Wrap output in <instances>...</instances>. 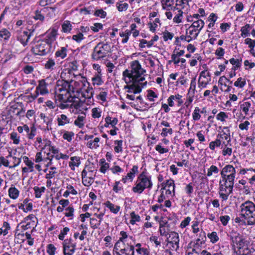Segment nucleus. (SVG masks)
Segmentation results:
<instances>
[{"instance_id":"6ab92c4d","label":"nucleus","mask_w":255,"mask_h":255,"mask_svg":"<svg viewBox=\"0 0 255 255\" xmlns=\"http://www.w3.org/2000/svg\"><path fill=\"white\" fill-rule=\"evenodd\" d=\"M82 182L85 186H91L94 182V177L93 176L92 171H87L84 169L82 172Z\"/></svg>"},{"instance_id":"4c0bfd02","label":"nucleus","mask_w":255,"mask_h":255,"mask_svg":"<svg viewBox=\"0 0 255 255\" xmlns=\"http://www.w3.org/2000/svg\"><path fill=\"white\" fill-rule=\"evenodd\" d=\"M173 11L174 14H175L173 18V21L176 23H179L182 21L183 16V11L182 10L173 9Z\"/></svg>"},{"instance_id":"a211bd4d","label":"nucleus","mask_w":255,"mask_h":255,"mask_svg":"<svg viewBox=\"0 0 255 255\" xmlns=\"http://www.w3.org/2000/svg\"><path fill=\"white\" fill-rule=\"evenodd\" d=\"M168 243L171 245L173 250L177 251L179 248V237L177 233L171 232L167 238Z\"/></svg>"},{"instance_id":"7ed1b4c3","label":"nucleus","mask_w":255,"mask_h":255,"mask_svg":"<svg viewBox=\"0 0 255 255\" xmlns=\"http://www.w3.org/2000/svg\"><path fill=\"white\" fill-rule=\"evenodd\" d=\"M152 186L151 176L143 171L138 175L131 190L135 194H141L145 189L150 190Z\"/></svg>"},{"instance_id":"13d9d810","label":"nucleus","mask_w":255,"mask_h":255,"mask_svg":"<svg viewBox=\"0 0 255 255\" xmlns=\"http://www.w3.org/2000/svg\"><path fill=\"white\" fill-rule=\"evenodd\" d=\"M10 139L14 144H18L20 143V136L15 131H12L10 133Z\"/></svg>"},{"instance_id":"9d476101","label":"nucleus","mask_w":255,"mask_h":255,"mask_svg":"<svg viewBox=\"0 0 255 255\" xmlns=\"http://www.w3.org/2000/svg\"><path fill=\"white\" fill-rule=\"evenodd\" d=\"M221 130L217 135V139L221 141L222 145H228L231 141V130L229 127H219Z\"/></svg>"},{"instance_id":"f257e3e1","label":"nucleus","mask_w":255,"mask_h":255,"mask_svg":"<svg viewBox=\"0 0 255 255\" xmlns=\"http://www.w3.org/2000/svg\"><path fill=\"white\" fill-rule=\"evenodd\" d=\"M145 76V70L141 67L137 60L132 61L130 64V68L123 71V79L127 84L124 86V89L126 90L127 99L134 100L135 95L140 93L142 89L146 86Z\"/></svg>"},{"instance_id":"0e129e2a","label":"nucleus","mask_w":255,"mask_h":255,"mask_svg":"<svg viewBox=\"0 0 255 255\" xmlns=\"http://www.w3.org/2000/svg\"><path fill=\"white\" fill-rule=\"evenodd\" d=\"M230 63L233 65V67L232 68V70L236 71L238 68L241 67V61L239 59H235L232 58L229 60Z\"/></svg>"},{"instance_id":"c756f323","label":"nucleus","mask_w":255,"mask_h":255,"mask_svg":"<svg viewBox=\"0 0 255 255\" xmlns=\"http://www.w3.org/2000/svg\"><path fill=\"white\" fill-rule=\"evenodd\" d=\"M186 33L187 35V37L188 36V38H189V39L191 41L193 39H195L200 32L198 30L197 31L190 26L188 28L186 29Z\"/></svg>"},{"instance_id":"37998d69","label":"nucleus","mask_w":255,"mask_h":255,"mask_svg":"<svg viewBox=\"0 0 255 255\" xmlns=\"http://www.w3.org/2000/svg\"><path fill=\"white\" fill-rule=\"evenodd\" d=\"M11 34L10 32L5 28L0 30V41H6L9 39Z\"/></svg>"},{"instance_id":"4468645a","label":"nucleus","mask_w":255,"mask_h":255,"mask_svg":"<svg viewBox=\"0 0 255 255\" xmlns=\"http://www.w3.org/2000/svg\"><path fill=\"white\" fill-rule=\"evenodd\" d=\"M62 245L64 255H73L76 250V244L75 243H73L71 238L64 240Z\"/></svg>"},{"instance_id":"f8f14e48","label":"nucleus","mask_w":255,"mask_h":255,"mask_svg":"<svg viewBox=\"0 0 255 255\" xmlns=\"http://www.w3.org/2000/svg\"><path fill=\"white\" fill-rule=\"evenodd\" d=\"M71 102H73V103L71 104V106L73 109V112L74 114L80 115L82 114H86V111L88 110V108L85 103H84V102L83 101V100L78 99V101H75L73 99Z\"/></svg>"},{"instance_id":"09e8293b","label":"nucleus","mask_w":255,"mask_h":255,"mask_svg":"<svg viewBox=\"0 0 255 255\" xmlns=\"http://www.w3.org/2000/svg\"><path fill=\"white\" fill-rule=\"evenodd\" d=\"M176 0H166L165 2H162V6L164 9L169 10V8L171 9H174L173 4H176Z\"/></svg>"},{"instance_id":"b1692460","label":"nucleus","mask_w":255,"mask_h":255,"mask_svg":"<svg viewBox=\"0 0 255 255\" xmlns=\"http://www.w3.org/2000/svg\"><path fill=\"white\" fill-rule=\"evenodd\" d=\"M165 190V194L170 195L172 197L175 196V184L174 181L172 179L167 180L165 183V187L164 188Z\"/></svg>"},{"instance_id":"c03bdc74","label":"nucleus","mask_w":255,"mask_h":255,"mask_svg":"<svg viewBox=\"0 0 255 255\" xmlns=\"http://www.w3.org/2000/svg\"><path fill=\"white\" fill-rule=\"evenodd\" d=\"M19 191L15 187H10L8 189V195L12 199H16L18 198Z\"/></svg>"},{"instance_id":"4be33fe9","label":"nucleus","mask_w":255,"mask_h":255,"mask_svg":"<svg viewBox=\"0 0 255 255\" xmlns=\"http://www.w3.org/2000/svg\"><path fill=\"white\" fill-rule=\"evenodd\" d=\"M44 144L45 146L42 149H41V151H43L46 155L51 153H58V148L52 143L51 140L46 141Z\"/></svg>"},{"instance_id":"473e14b6","label":"nucleus","mask_w":255,"mask_h":255,"mask_svg":"<svg viewBox=\"0 0 255 255\" xmlns=\"http://www.w3.org/2000/svg\"><path fill=\"white\" fill-rule=\"evenodd\" d=\"M100 72H97L92 78V84L94 86H100L103 84L104 81L102 79Z\"/></svg>"},{"instance_id":"39448f33","label":"nucleus","mask_w":255,"mask_h":255,"mask_svg":"<svg viewBox=\"0 0 255 255\" xmlns=\"http://www.w3.org/2000/svg\"><path fill=\"white\" fill-rule=\"evenodd\" d=\"M230 239L233 244L236 246V253L238 255H248L251 253L247 242L239 234L235 233Z\"/></svg>"},{"instance_id":"3c124183","label":"nucleus","mask_w":255,"mask_h":255,"mask_svg":"<svg viewBox=\"0 0 255 255\" xmlns=\"http://www.w3.org/2000/svg\"><path fill=\"white\" fill-rule=\"evenodd\" d=\"M138 172V166L136 165H133L129 172L127 174L128 177L130 178V181L131 182L135 176V174Z\"/></svg>"},{"instance_id":"c9c22d12","label":"nucleus","mask_w":255,"mask_h":255,"mask_svg":"<svg viewBox=\"0 0 255 255\" xmlns=\"http://www.w3.org/2000/svg\"><path fill=\"white\" fill-rule=\"evenodd\" d=\"M219 172L220 170L218 167H217L216 165H212L207 169L206 175L208 177H211L213 175H215V177H217L219 174Z\"/></svg>"},{"instance_id":"423d86ee","label":"nucleus","mask_w":255,"mask_h":255,"mask_svg":"<svg viewBox=\"0 0 255 255\" xmlns=\"http://www.w3.org/2000/svg\"><path fill=\"white\" fill-rule=\"evenodd\" d=\"M235 180L221 178L219 181V194L223 200H228L229 196L233 193Z\"/></svg>"},{"instance_id":"dca6fc26","label":"nucleus","mask_w":255,"mask_h":255,"mask_svg":"<svg viewBox=\"0 0 255 255\" xmlns=\"http://www.w3.org/2000/svg\"><path fill=\"white\" fill-rule=\"evenodd\" d=\"M47 84L44 80H41L39 81L38 85L36 88L35 93L31 95V97L33 99H36L38 96L40 95H45L48 93V90L47 89Z\"/></svg>"},{"instance_id":"bb28decb","label":"nucleus","mask_w":255,"mask_h":255,"mask_svg":"<svg viewBox=\"0 0 255 255\" xmlns=\"http://www.w3.org/2000/svg\"><path fill=\"white\" fill-rule=\"evenodd\" d=\"M39 117L40 119L43 121V123L46 125V129L48 130L51 129L52 118L51 116H47L43 113H41Z\"/></svg>"},{"instance_id":"aec40b11","label":"nucleus","mask_w":255,"mask_h":255,"mask_svg":"<svg viewBox=\"0 0 255 255\" xmlns=\"http://www.w3.org/2000/svg\"><path fill=\"white\" fill-rule=\"evenodd\" d=\"M57 36V29L55 28L49 29L46 33V36L43 39L50 46L56 40Z\"/></svg>"},{"instance_id":"bf43d9fd","label":"nucleus","mask_w":255,"mask_h":255,"mask_svg":"<svg viewBox=\"0 0 255 255\" xmlns=\"http://www.w3.org/2000/svg\"><path fill=\"white\" fill-rule=\"evenodd\" d=\"M207 237L212 244L216 243L219 240V237L216 232H212L211 233H208Z\"/></svg>"},{"instance_id":"f3484780","label":"nucleus","mask_w":255,"mask_h":255,"mask_svg":"<svg viewBox=\"0 0 255 255\" xmlns=\"http://www.w3.org/2000/svg\"><path fill=\"white\" fill-rule=\"evenodd\" d=\"M33 31V30L30 31V30L18 31L17 35V40L19 41L23 46H26L27 44Z\"/></svg>"},{"instance_id":"2eb2a0df","label":"nucleus","mask_w":255,"mask_h":255,"mask_svg":"<svg viewBox=\"0 0 255 255\" xmlns=\"http://www.w3.org/2000/svg\"><path fill=\"white\" fill-rule=\"evenodd\" d=\"M75 31L76 34L72 36V39L77 43H80L84 39V34L90 31V27L82 25L76 29Z\"/></svg>"},{"instance_id":"a18cd8bd","label":"nucleus","mask_w":255,"mask_h":255,"mask_svg":"<svg viewBox=\"0 0 255 255\" xmlns=\"http://www.w3.org/2000/svg\"><path fill=\"white\" fill-rule=\"evenodd\" d=\"M250 30H251V25L249 24H247L244 26H243L241 29V36L245 38V37L250 36Z\"/></svg>"},{"instance_id":"9b49d317","label":"nucleus","mask_w":255,"mask_h":255,"mask_svg":"<svg viewBox=\"0 0 255 255\" xmlns=\"http://www.w3.org/2000/svg\"><path fill=\"white\" fill-rule=\"evenodd\" d=\"M236 173L235 168L231 164L226 165L220 172L221 178L232 180H235Z\"/></svg>"},{"instance_id":"69168bd1","label":"nucleus","mask_w":255,"mask_h":255,"mask_svg":"<svg viewBox=\"0 0 255 255\" xmlns=\"http://www.w3.org/2000/svg\"><path fill=\"white\" fill-rule=\"evenodd\" d=\"M251 107V103L250 102H245L241 105V109L246 115H248Z\"/></svg>"},{"instance_id":"2f4dec72","label":"nucleus","mask_w":255,"mask_h":255,"mask_svg":"<svg viewBox=\"0 0 255 255\" xmlns=\"http://www.w3.org/2000/svg\"><path fill=\"white\" fill-rule=\"evenodd\" d=\"M81 164L80 158L79 156H72L70 158L69 166L72 170H74L75 167H78Z\"/></svg>"},{"instance_id":"603ef678","label":"nucleus","mask_w":255,"mask_h":255,"mask_svg":"<svg viewBox=\"0 0 255 255\" xmlns=\"http://www.w3.org/2000/svg\"><path fill=\"white\" fill-rule=\"evenodd\" d=\"M82 98H86L89 97H93L94 91L92 87L88 86L84 91H82L81 92Z\"/></svg>"},{"instance_id":"f704fd0d","label":"nucleus","mask_w":255,"mask_h":255,"mask_svg":"<svg viewBox=\"0 0 255 255\" xmlns=\"http://www.w3.org/2000/svg\"><path fill=\"white\" fill-rule=\"evenodd\" d=\"M160 25V20L158 18H156L154 20H153L152 21H150L147 24L149 30L152 32H154L158 26Z\"/></svg>"},{"instance_id":"4d7b16f0","label":"nucleus","mask_w":255,"mask_h":255,"mask_svg":"<svg viewBox=\"0 0 255 255\" xmlns=\"http://www.w3.org/2000/svg\"><path fill=\"white\" fill-rule=\"evenodd\" d=\"M36 133V128L33 126L30 128H29L28 132H26V136L28 139H34Z\"/></svg>"},{"instance_id":"e433bc0d","label":"nucleus","mask_w":255,"mask_h":255,"mask_svg":"<svg viewBox=\"0 0 255 255\" xmlns=\"http://www.w3.org/2000/svg\"><path fill=\"white\" fill-rule=\"evenodd\" d=\"M119 35L120 37L122 38L121 41L122 43L126 44L129 40V36L131 35V30L127 29L125 31H121L120 32Z\"/></svg>"},{"instance_id":"58836bf2","label":"nucleus","mask_w":255,"mask_h":255,"mask_svg":"<svg viewBox=\"0 0 255 255\" xmlns=\"http://www.w3.org/2000/svg\"><path fill=\"white\" fill-rule=\"evenodd\" d=\"M204 21L201 19H197L194 21L193 23L190 25L192 28L195 29L200 32L204 26Z\"/></svg>"},{"instance_id":"49530a36","label":"nucleus","mask_w":255,"mask_h":255,"mask_svg":"<svg viewBox=\"0 0 255 255\" xmlns=\"http://www.w3.org/2000/svg\"><path fill=\"white\" fill-rule=\"evenodd\" d=\"M56 67V63L55 60L52 58H49L47 61H46L44 67L47 70L51 71L53 70Z\"/></svg>"},{"instance_id":"393cba45","label":"nucleus","mask_w":255,"mask_h":255,"mask_svg":"<svg viewBox=\"0 0 255 255\" xmlns=\"http://www.w3.org/2000/svg\"><path fill=\"white\" fill-rule=\"evenodd\" d=\"M68 45L65 46L59 47L55 53V57L57 58L63 59L65 58L67 55L68 53Z\"/></svg>"},{"instance_id":"72a5a7b5","label":"nucleus","mask_w":255,"mask_h":255,"mask_svg":"<svg viewBox=\"0 0 255 255\" xmlns=\"http://www.w3.org/2000/svg\"><path fill=\"white\" fill-rule=\"evenodd\" d=\"M57 121L59 126H64L65 125L70 123L69 118L64 114H61L58 116Z\"/></svg>"},{"instance_id":"052dcab7","label":"nucleus","mask_w":255,"mask_h":255,"mask_svg":"<svg viewBox=\"0 0 255 255\" xmlns=\"http://www.w3.org/2000/svg\"><path fill=\"white\" fill-rule=\"evenodd\" d=\"M74 209L73 206H68L65 209V216L69 217L70 220L74 218Z\"/></svg>"},{"instance_id":"864d4df0","label":"nucleus","mask_w":255,"mask_h":255,"mask_svg":"<svg viewBox=\"0 0 255 255\" xmlns=\"http://www.w3.org/2000/svg\"><path fill=\"white\" fill-rule=\"evenodd\" d=\"M201 113H203V111H201L199 107H195L192 114L193 120L195 121L199 120L201 117Z\"/></svg>"},{"instance_id":"0eeeda50","label":"nucleus","mask_w":255,"mask_h":255,"mask_svg":"<svg viewBox=\"0 0 255 255\" xmlns=\"http://www.w3.org/2000/svg\"><path fill=\"white\" fill-rule=\"evenodd\" d=\"M111 52L109 44L100 42L94 47L91 56L93 60L98 61L109 56Z\"/></svg>"},{"instance_id":"c85d7f7f","label":"nucleus","mask_w":255,"mask_h":255,"mask_svg":"<svg viewBox=\"0 0 255 255\" xmlns=\"http://www.w3.org/2000/svg\"><path fill=\"white\" fill-rule=\"evenodd\" d=\"M86 114H79L74 122V124L80 128L84 127L86 122Z\"/></svg>"},{"instance_id":"680f3d73","label":"nucleus","mask_w":255,"mask_h":255,"mask_svg":"<svg viewBox=\"0 0 255 255\" xmlns=\"http://www.w3.org/2000/svg\"><path fill=\"white\" fill-rule=\"evenodd\" d=\"M123 140H116L115 141L116 146L114 147V150L116 153H120L123 151Z\"/></svg>"},{"instance_id":"774afa93","label":"nucleus","mask_w":255,"mask_h":255,"mask_svg":"<svg viewBox=\"0 0 255 255\" xmlns=\"http://www.w3.org/2000/svg\"><path fill=\"white\" fill-rule=\"evenodd\" d=\"M123 190V185L120 181H116L113 185V190L116 193H119Z\"/></svg>"},{"instance_id":"6e6552de","label":"nucleus","mask_w":255,"mask_h":255,"mask_svg":"<svg viewBox=\"0 0 255 255\" xmlns=\"http://www.w3.org/2000/svg\"><path fill=\"white\" fill-rule=\"evenodd\" d=\"M73 75L75 79L70 81L71 86V90L70 91H71L72 95L74 98L76 96L74 93H76L77 95L79 96L84 87H86V84H89V83L86 77L82 76L81 74L75 75L73 74Z\"/></svg>"},{"instance_id":"e2e57ef3","label":"nucleus","mask_w":255,"mask_h":255,"mask_svg":"<svg viewBox=\"0 0 255 255\" xmlns=\"http://www.w3.org/2000/svg\"><path fill=\"white\" fill-rule=\"evenodd\" d=\"M100 164L101 165L100 169V172L103 173H105L107 170L109 168V164L106 162L105 159H101Z\"/></svg>"},{"instance_id":"ddd939ff","label":"nucleus","mask_w":255,"mask_h":255,"mask_svg":"<svg viewBox=\"0 0 255 255\" xmlns=\"http://www.w3.org/2000/svg\"><path fill=\"white\" fill-rule=\"evenodd\" d=\"M211 80L210 73L208 70H205L200 73L198 80V87L201 90L206 88Z\"/></svg>"},{"instance_id":"412c9836","label":"nucleus","mask_w":255,"mask_h":255,"mask_svg":"<svg viewBox=\"0 0 255 255\" xmlns=\"http://www.w3.org/2000/svg\"><path fill=\"white\" fill-rule=\"evenodd\" d=\"M22 159L26 165V167L22 168V174L33 172L34 171V162L26 156H23Z\"/></svg>"},{"instance_id":"7c9ffc66","label":"nucleus","mask_w":255,"mask_h":255,"mask_svg":"<svg viewBox=\"0 0 255 255\" xmlns=\"http://www.w3.org/2000/svg\"><path fill=\"white\" fill-rule=\"evenodd\" d=\"M104 205L110 210L112 213L115 214H118L121 209V207L120 206L116 205L109 201H106L104 203Z\"/></svg>"},{"instance_id":"79ce46f5","label":"nucleus","mask_w":255,"mask_h":255,"mask_svg":"<svg viewBox=\"0 0 255 255\" xmlns=\"http://www.w3.org/2000/svg\"><path fill=\"white\" fill-rule=\"evenodd\" d=\"M33 189L34 192V194L35 195V197L36 198H41L42 194L45 192L46 188L44 186H42L40 187L38 186H35L33 187Z\"/></svg>"},{"instance_id":"ea45409f","label":"nucleus","mask_w":255,"mask_h":255,"mask_svg":"<svg viewBox=\"0 0 255 255\" xmlns=\"http://www.w3.org/2000/svg\"><path fill=\"white\" fill-rule=\"evenodd\" d=\"M188 5V0H176L174 9L182 10Z\"/></svg>"},{"instance_id":"8fccbe9b","label":"nucleus","mask_w":255,"mask_h":255,"mask_svg":"<svg viewBox=\"0 0 255 255\" xmlns=\"http://www.w3.org/2000/svg\"><path fill=\"white\" fill-rule=\"evenodd\" d=\"M218 19V16L214 13H211L208 17V21L210 22L208 25L209 28H213Z\"/></svg>"},{"instance_id":"a19ab883","label":"nucleus","mask_w":255,"mask_h":255,"mask_svg":"<svg viewBox=\"0 0 255 255\" xmlns=\"http://www.w3.org/2000/svg\"><path fill=\"white\" fill-rule=\"evenodd\" d=\"M62 31L64 33H70L72 29V25L69 20H65L61 25Z\"/></svg>"},{"instance_id":"f03ea898","label":"nucleus","mask_w":255,"mask_h":255,"mask_svg":"<svg viewBox=\"0 0 255 255\" xmlns=\"http://www.w3.org/2000/svg\"><path fill=\"white\" fill-rule=\"evenodd\" d=\"M62 80H58L56 82L55 88V93L57 100L59 102L66 104L71 102L74 97L72 95L70 83L69 81L70 78V70H64L61 74Z\"/></svg>"},{"instance_id":"6e6d98bb","label":"nucleus","mask_w":255,"mask_h":255,"mask_svg":"<svg viewBox=\"0 0 255 255\" xmlns=\"http://www.w3.org/2000/svg\"><path fill=\"white\" fill-rule=\"evenodd\" d=\"M246 84V79L240 77L235 82L234 85L238 88L242 89L245 87Z\"/></svg>"},{"instance_id":"de8ad7c7","label":"nucleus","mask_w":255,"mask_h":255,"mask_svg":"<svg viewBox=\"0 0 255 255\" xmlns=\"http://www.w3.org/2000/svg\"><path fill=\"white\" fill-rule=\"evenodd\" d=\"M100 138L99 137H95L93 140H90L87 143V146L91 149H96L99 147V142Z\"/></svg>"},{"instance_id":"338daca9","label":"nucleus","mask_w":255,"mask_h":255,"mask_svg":"<svg viewBox=\"0 0 255 255\" xmlns=\"http://www.w3.org/2000/svg\"><path fill=\"white\" fill-rule=\"evenodd\" d=\"M116 6L119 11H123L128 8V4L127 3H123L122 1H120L117 2Z\"/></svg>"},{"instance_id":"1a4fd4ad","label":"nucleus","mask_w":255,"mask_h":255,"mask_svg":"<svg viewBox=\"0 0 255 255\" xmlns=\"http://www.w3.org/2000/svg\"><path fill=\"white\" fill-rule=\"evenodd\" d=\"M53 51L52 46L43 40L37 41L32 48L33 54L39 56L46 55Z\"/></svg>"},{"instance_id":"20e7f679","label":"nucleus","mask_w":255,"mask_h":255,"mask_svg":"<svg viewBox=\"0 0 255 255\" xmlns=\"http://www.w3.org/2000/svg\"><path fill=\"white\" fill-rule=\"evenodd\" d=\"M241 214L247 221V225H255V204L250 201L242 203L241 206Z\"/></svg>"},{"instance_id":"cd10ccee","label":"nucleus","mask_w":255,"mask_h":255,"mask_svg":"<svg viewBox=\"0 0 255 255\" xmlns=\"http://www.w3.org/2000/svg\"><path fill=\"white\" fill-rule=\"evenodd\" d=\"M105 122L104 127L105 128H115L118 124V120L117 118H112L108 116L105 118Z\"/></svg>"},{"instance_id":"5fc2aeb1","label":"nucleus","mask_w":255,"mask_h":255,"mask_svg":"<svg viewBox=\"0 0 255 255\" xmlns=\"http://www.w3.org/2000/svg\"><path fill=\"white\" fill-rule=\"evenodd\" d=\"M11 164L10 163V168H13L18 166L21 162V158L16 157L15 156H9Z\"/></svg>"},{"instance_id":"a878e982","label":"nucleus","mask_w":255,"mask_h":255,"mask_svg":"<svg viewBox=\"0 0 255 255\" xmlns=\"http://www.w3.org/2000/svg\"><path fill=\"white\" fill-rule=\"evenodd\" d=\"M49 139L47 138H42L41 136H38L36 137L33 145L36 149L41 150L45 146L44 144L46 141H49Z\"/></svg>"},{"instance_id":"5701e85b","label":"nucleus","mask_w":255,"mask_h":255,"mask_svg":"<svg viewBox=\"0 0 255 255\" xmlns=\"http://www.w3.org/2000/svg\"><path fill=\"white\" fill-rule=\"evenodd\" d=\"M48 10L49 7H48L36 9L34 12V15L33 16V18L36 20L43 21L45 19V14Z\"/></svg>"}]
</instances>
